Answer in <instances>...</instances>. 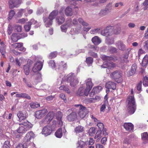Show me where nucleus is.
I'll return each instance as SVG.
<instances>
[{"label":"nucleus","instance_id":"nucleus-1","mask_svg":"<svg viewBox=\"0 0 148 148\" xmlns=\"http://www.w3.org/2000/svg\"><path fill=\"white\" fill-rule=\"evenodd\" d=\"M64 73V72H62L60 74L59 77L57 79L58 84H63L64 82L65 84H66V83H69L71 86L74 87L78 83L79 81L77 78L72 73L62 78L61 80L62 77L63 76Z\"/></svg>","mask_w":148,"mask_h":148},{"label":"nucleus","instance_id":"nucleus-2","mask_svg":"<svg viewBox=\"0 0 148 148\" xmlns=\"http://www.w3.org/2000/svg\"><path fill=\"white\" fill-rule=\"evenodd\" d=\"M121 29V27L119 26L115 27L112 26H107L104 30L101 31V34L106 37L111 36L113 34H118L120 33Z\"/></svg>","mask_w":148,"mask_h":148},{"label":"nucleus","instance_id":"nucleus-3","mask_svg":"<svg viewBox=\"0 0 148 148\" xmlns=\"http://www.w3.org/2000/svg\"><path fill=\"white\" fill-rule=\"evenodd\" d=\"M101 58L103 60L106 61L101 65V67L104 68H108V69H111L115 66V64L114 63L112 62H108V61H113L116 62L118 60L117 57H116L106 56L105 55H101Z\"/></svg>","mask_w":148,"mask_h":148},{"label":"nucleus","instance_id":"nucleus-4","mask_svg":"<svg viewBox=\"0 0 148 148\" xmlns=\"http://www.w3.org/2000/svg\"><path fill=\"white\" fill-rule=\"evenodd\" d=\"M14 125H18L19 127L17 130V132L19 133H23L28 130L32 127V125L27 121L24 122L15 124Z\"/></svg>","mask_w":148,"mask_h":148},{"label":"nucleus","instance_id":"nucleus-5","mask_svg":"<svg viewBox=\"0 0 148 148\" xmlns=\"http://www.w3.org/2000/svg\"><path fill=\"white\" fill-rule=\"evenodd\" d=\"M127 111L130 114L134 113L136 110L135 101L134 97L132 96H129L127 100Z\"/></svg>","mask_w":148,"mask_h":148},{"label":"nucleus","instance_id":"nucleus-6","mask_svg":"<svg viewBox=\"0 0 148 148\" xmlns=\"http://www.w3.org/2000/svg\"><path fill=\"white\" fill-rule=\"evenodd\" d=\"M58 12L57 10H54L50 13L48 18H44L43 21L46 27H49L53 23V20L58 15Z\"/></svg>","mask_w":148,"mask_h":148},{"label":"nucleus","instance_id":"nucleus-7","mask_svg":"<svg viewBox=\"0 0 148 148\" xmlns=\"http://www.w3.org/2000/svg\"><path fill=\"white\" fill-rule=\"evenodd\" d=\"M75 106L79 109L78 114L81 118L83 119L86 117L88 111L85 107L81 104H76Z\"/></svg>","mask_w":148,"mask_h":148},{"label":"nucleus","instance_id":"nucleus-8","mask_svg":"<svg viewBox=\"0 0 148 148\" xmlns=\"http://www.w3.org/2000/svg\"><path fill=\"white\" fill-rule=\"evenodd\" d=\"M122 75V72L120 71H116L110 74L111 77L114 79L117 82L121 83L122 82L121 78Z\"/></svg>","mask_w":148,"mask_h":148},{"label":"nucleus","instance_id":"nucleus-9","mask_svg":"<svg viewBox=\"0 0 148 148\" xmlns=\"http://www.w3.org/2000/svg\"><path fill=\"white\" fill-rule=\"evenodd\" d=\"M44 60L42 61L38 60L34 64L33 67L32 71L34 72H37L40 71L42 67L43 66V62Z\"/></svg>","mask_w":148,"mask_h":148},{"label":"nucleus","instance_id":"nucleus-10","mask_svg":"<svg viewBox=\"0 0 148 148\" xmlns=\"http://www.w3.org/2000/svg\"><path fill=\"white\" fill-rule=\"evenodd\" d=\"M112 8V3H109L107 5L105 9L101 10L99 15L101 16H103L108 14Z\"/></svg>","mask_w":148,"mask_h":148},{"label":"nucleus","instance_id":"nucleus-11","mask_svg":"<svg viewBox=\"0 0 148 148\" xmlns=\"http://www.w3.org/2000/svg\"><path fill=\"white\" fill-rule=\"evenodd\" d=\"M64 8H61L59 11V13L61 16L57 17L56 18V23L59 25L63 23L65 21V19L64 17Z\"/></svg>","mask_w":148,"mask_h":148},{"label":"nucleus","instance_id":"nucleus-12","mask_svg":"<svg viewBox=\"0 0 148 148\" xmlns=\"http://www.w3.org/2000/svg\"><path fill=\"white\" fill-rule=\"evenodd\" d=\"M79 23L82 24L84 26L83 30L85 32H88L92 28V26H89V24L86 22L84 21L82 18H79L78 19Z\"/></svg>","mask_w":148,"mask_h":148},{"label":"nucleus","instance_id":"nucleus-13","mask_svg":"<svg viewBox=\"0 0 148 148\" xmlns=\"http://www.w3.org/2000/svg\"><path fill=\"white\" fill-rule=\"evenodd\" d=\"M22 2V0H10L9 1V7L11 8L18 7Z\"/></svg>","mask_w":148,"mask_h":148},{"label":"nucleus","instance_id":"nucleus-14","mask_svg":"<svg viewBox=\"0 0 148 148\" xmlns=\"http://www.w3.org/2000/svg\"><path fill=\"white\" fill-rule=\"evenodd\" d=\"M54 113L53 112H49L47 114V115L45 117V120H43L40 122V125L42 126V124L43 123H45V122L46 121L48 123L51 121L53 118L54 116Z\"/></svg>","mask_w":148,"mask_h":148},{"label":"nucleus","instance_id":"nucleus-15","mask_svg":"<svg viewBox=\"0 0 148 148\" xmlns=\"http://www.w3.org/2000/svg\"><path fill=\"white\" fill-rule=\"evenodd\" d=\"M143 49L142 47L140 48L138 51V55L145 53V51L148 52V40L145 41L143 43Z\"/></svg>","mask_w":148,"mask_h":148},{"label":"nucleus","instance_id":"nucleus-16","mask_svg":"<svg viewBox=\"0 0 148 148\" xmlns=\"http://www.w3.org/2000/svg\"><path fill=\"white\" fill-rule=\"evenodd\" d=\"M35 135L32 132H28L26 134L24 138V140L25 142L27 143L31 142V140L34 138Z\"/></svg>","mask_w":148,"mask_h":148},{"label":"nucleus","instance_id":"nucleus-17","mask_svg":"<svg viewBox=\"0 0 148 148\" xmlns=\"http://www.w3.org/2000/svg\"><path fill=\"white\" fill-rule=\"evenodd\" d=\"M53 130L51 126L47 125L43 127L42 133L46 136L50 134Z\"/></svg>","mask_w":148,"mask_h":148},{"label":"nucleus","instance_id":"nucleus-18","mask_svg":"<svg viewBox=\"0 0 148 148\" xmlns=\"http://www.w3.org/2000/svg\"><path fill=\"white\" fill-rule=\"evenodd\" d=\"M47 112V111L46 109L38 110L36 112L35 116L37 119H40L43 117Z\"/></svg>","mask_w":148,"mask_h":148},{"label":"nucleus","instance_id":"nucleus-19","mask_svg":"<svg viewBox=\"0 0 148 148\" xmlns=\"http://www.w3.org/2000/svg\"><path fill=\"white\" fill-rule=\"evenodd\" d=\"M89 92L86 89H84L83 87H81L79 88L77 92V94L79 96H83L84 95L87 96Z\"/></svg>","mask_w":148,"mask_h":148},{"label":"nucleus","instance_id":"nucleus-20","mask_svg":"<svg viewBox=\"0 0 148 148\" xmlns=\"http://www.w3.org/2000/svg\"><path fill=\"white\" fill-rule=\"evenodd\" d=\"M66 132V130L64 127L62 130V128H59L55 133V135L58 138H61L62 136V134H65Z\"/></svg>","mask_w":148,"mask_h":148},{"label":"nucleus","instance_id":"nucleus-21","mask_svg":"<svg viewBox=\"0 0 148 148\" xmlns=\"http://www.w3.org/2000/svg\"><path fill=\"white\" fill-rule=\"evenodd\" d=\"M85 82L86 86V89L88 90V91L89 92L93 86L91 78H88L85 81Z\"/></svg>","mask_w":148,"mask_h":148},{"label":"nucleus","instance_id":"nucleus-22","mask_svg":"<svg viewBox=\"0 0 148 148\" xmlns=\"http://www.w3.org/2000/svg\"><path fill=\"white\" fill-rule=\"evenodd\" d=\"M129 52H127L125 54H124L120 58V62L122 63H127L129 62L128 58L129 55Z\"/></svg>","mask_w":148,"mask_h":148},{"label":"nucleus","instance_id":"nucleus-23","mask_svg":"<svg viewBox=\"0 0 148 148\" xmlns=\"http://www.w3.org/2000/svg\"><path fill=\"white\" fill-rule=\"evenodd\" d=\"M106 87L107 88H110L114 90L116 88V84L112 81H109L106 83Z\"/></svg>","mask_w":148,"mask_h":148},{"label":"nucleus","instance_id":"nucleus-24","mask_svg":"<svg viewBox=\"0 0 148 148\" xmlns=\"http://www.w3.org/2000/svg\"><path fill=\"white\" fill-rule=\"evenodd\" d=\"M71 20H69L66 23V25H63L61 26V29L62 32H66L68 27H71L72 24H71Z\"/></svg>","mask_w":148,"mask_h":148},{"label":"nucleus","instance_id":"nucleus-25","mask_svg":"<svg viewBox=\"0 0 148 148\" xmlns=\"http://www.w3.org/2000/svg\"><path fill=\"white\" fill-rule=\"evenodd\" d=\"M124 128L127 131H131L133 129L134 125L131 123H125L123 125Z\"/></svg>","mask_w":148,"mask_h":148},{"label":"nucleus","instance_id":"nucleus-26","mask_svg":"<svg viewBox=\"0 0 148 148\" xmlns=\"http://www.w3.org/2000/svg\"><path fill=\"white\" fill-rule=\"evenodd\" d=\"M116 47L121 50H124L125 47V46L123 42L121 41H119L117 42L116 43Z\"/></svg>","mask_w":148,"mask_h":148},{"label":"nucleus","instance_id":"nucleus-27","mask_svg":"<svg viewBox=\"0 0 148 148\" xmlns=\"http://www.w3.org/2000/svg\"><path fill=\"white\" fill-rule=\"evenodd\" d=\"M17 115L19 119L18 121L20 122L26 118L25 114L21 111L17 113Z\"/></svg>","mask_w":148,"mask_h":148},{"label":"nucleus","instance_id":"nucleus-28","mask_svg":"<svg viewBox=\"0 0 148 148\" xmlns=\"http://www.w3.org/2000/svg\"><path fill=\"white\" fill-rule=\"evenodd\" d=\"M92 41L94 44L95 45H98L101 42L100 38L98 36H96L92 39Z\"/></svg>","mask_w":148,"mask_h":148},{"label":"nucleus","instance_id":"nucleus-29","mask_svg":"<svg viewBox=\"0 0 148 148\" xmlns=\"http://www.w3.org/2000/svg\"><path fill=\"white\" fill-rule=\"evenodd\" d=\"M148 64V55H146L143 58L141 65L143 67H146Z\"/></svg>","mask_w":148,"mask_h":148},{"label":"nucleus","instance_id":"nucleus-30","mask_svg":"<svg viewBox=\"0 0 148 148\" xmlns=\"http://www.w3.org/2000/svg\"><path fill=\"white\" fill-rule=\"evenodd\" d=\"M76 113L75 112H73L67 116V119L69 121H73L76 118Z\"/></svg>","mask_w":148,"mask_h":148},{"label":"nucleus","instance_id":"nucleus-31","mask_svg":"<svg viewBox=\"0 0 148 148\" xmlns=\"http://www.w3.org/2000/svg\"><path fill=\"white\" fill-rule=\"evenodd\" d=\"M65 13L66 16H71L73 14V11L71 8L68 7L65 10Z\"/></svg>","mask_w":148,"mask_h":148},{"label":"nucleus","instance_id":"nucleus-32","mask_svg":"<svg viewBox=\"0 0 148 148\" xmlns=\"http://www.w3.org/2000/svg\"><path fill=\"white\" fill-rule=\"evenodd\" d=\"M84 131V127L81 125L76 126L74 129L75 132L76 134L83 132Z\"/></svg>","mask_w":148,"mask_h":148},{"label":"nucleus","instance_id":"nucleus-33","mask_svg":"<svg viewBox=\"0 0 148 148\" xmlns=\"http://www.w3.org/2000/svg\"><path fill=\"white\" fill-rule=\"evenodd\" d=\"M16 96L17 97H21L27 98L28 99H30V96L25 93H19L16 94Z\"/></svg>","mask_w":148,"mask_h":148},{"label":"nucleus","instance_id":"nucleus-34","mask_svg":"<svg viewBox=\"0 0 148 148\" xmlns=\"http://www.w3.org/2000/svg\"><path fill=\"white\" fill-rule=\"evenodd\" d=\"M24 70L25 75H28L29 74L30 71V66L28 64L24 66Z\"/></svg>","mask_w":148,"mask_h":148},{"label":"nucleus","instance_id":"nucleus-35","mask_svg":"<svg viewBox=\"0 0 148 148\" xmlns=\"http://www.w3.org/2000/svg\"><path fill=\"white\" fill-rule=\"evenodd\" d=\"M102 133L101 131L98 130L95 136V139H97V140H99L102 137Z\"/></svg>","mask_w":148,"mask_h":148},{"label":"nucleus","instance_id":"nucleus-36","mask_svg":"<svg viewBox=\"0 0 148 148\" xmlns=\"http://www.w3.org/2000/svg\"><path fill=\"white\" fill-rule=\"evenodd\" d=\"M85 145V143L82 140L79 141L76 144L77 148H82Z\"/></svg>","mask_w":148,"mask_h":148},{"label":"nucleus","instance_id":"nucleus-37","mask_svg":"<svg viewBox=\"0 0 148 148\" xmlns=\"http://www.w3.org/2000/svg\"><path fill=\"white\" fill-rule=\"evenodd\" d=\"M59 89L60 90H63L65 91L68 94H70V91L68 86H61L60 87Z\"/></svg>","mask_w":148,"mask_h":148},{"label":"nucleus","instance_id":"nucleus-38","mask_svg":"<svg viewBox=\"0 0 148 148\" xmlns=\"http://www.w3.org/2000/svg\"><path fill=\"white\" fill-rule=\"evenodd\" d=\"M23 45V43H15L12 45V46L13 48L18 49L21 47Z\"/></svg>","mask_w":148,"mask_h":148},{"label":"nucleus","instance_id":"nucleus-39","mask_svg":"<svg viewBox=\"0 0 148 148\" xmlns=\"http://www.w3.org/2000/svg\"><path fill=\"white\" fill-rule=\"evenodd\" d=\"M143 84L145 87L148 86V77L146 76L143 77Z\"/></svg>","mask_w":148,"mask_h":148},{"label":"nucleus","instance_id":"nucleus-40","mask_svg":"<svg viewBox=\"0 0 148 148\" xmlns=\"http://www.w3.org/2000/svg\"><path fill=\"white\" fill-rule=\"evenodd\" d=\"M142 138L144 141L148 140V135L147 132H144L142 135Z\"/></svg>","mask_w":148,"mask_h":148},{"label":"nucleus","instance_id":"nucleus-41","mask_svg":"<svg viewBox=\"0 0 148 148\" xmlns=\"http://www.w3.org/2000/svg\"><path fill=\"white\" fill-rule=\"evenodd\" d=\"M11 39L14 42L17 41L18 39L17 34H13L12 36Z\"/></svg>","mask_w":148,"mask_h":148},{"label":"nucleus","instance_id":"nucleus-42","mask_svg":"<svg viewBox=\"0 0 148 148\" xmlns=\"http://www.w3.org/2000/svg\"><path fill=\"white\" fill-rule=\"evenodd\" d=\"M93 61V59L92 58L89 57L86 58V62L88 66H90Z\"/></svg>","mask_w":148,"mask_h":148},{"label":"nucleus","instance_id":"nucleus-43","mask_svg":"<svg viewBox=\"0 0 148 148\" xmlns=\"http://www.w3.org/2000/svg\"><path fill=\"white\" fill-rule=\"evenodd\" d=\"M102 88L101 86H98L94 87L92 89V91H94L96 93H99L102 90Z\"/></svg>","mask_w":148,"mask_h":148},{"label":"nucleus","instance_id":"nucleus-44","mask_svg":"<svg viewBox=\"0 0 148 148\" xmlns=\"http://www.w3.org/2000/svg\"><path fill=\"white\" fill-rule=\"evenodd\" d=\"M143 5L144 6L143 8L144 10H147L148 9V0H145L143 3Z\"/></svg>","mask_w":148,"mask_h":148},{"label":"nucleus","instance_id":"nucleus-45","mask_svg":"<svg viewBox=\"0 0 148 148\" xmlns=\"http://www.w3.org/2000/svg\"><path fill=\"white\" fill-rule=\"evenodd\" d=\"M62 113L60 111L57 112L56 114V118L58 120H61L62 119Z\"/></svg>","mask_w":148,"mask_h":148},{"label":"nucleus","instance_id":"nucleus-46","mask_svg":"<svg viewBox=\"0 0 148 148\" xmlns=\"http://www.w3.org/2000/svg\"><path fill=\"white\" fill-rule=\"evenodd\" d=\"M108 104V101H105L104 104H103L101 106L100 108V111L101 112L104 111V110L106 108V106H107Z\"/></svg>","mask_w":148,"mask_h":148},{"label":"nucleus","instance_id":"nucleus-47","mask_svg":"<svg viewBox=\"0 0 148 148\" xmlns=\"http://www.w3.org/2000/svg\"><path fill=\"white\" fill-rule=\"evenodd\" d=\"M58 53L57 51H54L51 53L49 56V58H54L56 57Z\"/></svg>","mask_w":148,"mask_h":148},{"label":"nucleus","instance_id":"nucleus-48","mask_svg":"<svg viewBox=\"0 0 148 148\" xmlns=\"http://www.w3.org/2000/svg\"><path fill=\"white\" fill-rule=\"evenodd\" d=\"M106 42L108 44H112L114 42V40L113 38L110 39L107 38L106 40Z\"/></svg>","mask_w":148,"mask_h":148},{"label":"nucleus","instance_id":"nucleus-49","mask_svg":"<svg viewBox=\"0 0 148 148\" xmlns=\"http://www.w3.org/2000/svg\"><path fill=\"white\" fill-rule=\"evenodd\" d=\"M49 66L52 68H54L56 66L54 60H51L48 62Z\"/></svg>","mask_w":148,"mask_h":148},{"label":"nucleus","instance_id":"nucleus-50","mask_svg":"<svg viewBox=\"0 0 148 148\" xmlns=\"http://www.w3.org/2000/svg\"><path fill=\"white\" fill-rule=\"evenodd\" d=\"M100 30V29L99 28H95L91 30L90 31V32L91 34H96V33L99 32Z\"/></svg>","mask_w":148,"mask_h":148},{"label":"nucleus","instance_id":"nucleus-51","mask_svg":"<svg viewBox=\"0 0 148 148\" xmlns=\"http://www.w3.org/2000/svg\"><path fill=\"white\" fill-rule=\"evenodd\" d=\"M31 26V25L29 23H28V22L27 23V24L25 25L24 26L25 30L26 32L29 31L30 29Z\"/></svg>","mask_w":148,"mask_h":148},{"label":"nucleus","instance_id":"nucleus-52","mask_svg":"<svg viewBox=\"0 0 148 148\" xmlns=\"http://www.w3.org/2000/svg\"><path fill=\"white\" fill-rule=\"evenodd\" d=\"M27 11L26 9H21L19 10L17 13V15L19 16H22L23 13Z\"/></svg>","mask_w":148,"mask_h":148},{"label":"nucleus","instance_id":"nucleus-53","mask_svg":"<svg viewBox=\"0 0 148 148\" xmlns=\"http://www.w3.org/2000/svg\"><path fill=\"white\" fill-rule=\"evenodd\" d=\"M97 126L98 127L99 130L101 131L102 129H103L104 128L103 124L100 122H99L97 124Z\"/></svg>","mask_w":148,"mask_h":148},{"label":"nucleus","instance_id":"nucleus-54","mask_svg":"<svg viewBox=\"0 0 148 148\" xmlns=\"http://www.w3.org/2000/svg\"><path fill=\"white\" fill-rule=\"evenodd\" d=\"M15 14V13L14 11L13 10H11L9 13L8 17L10 19H11L14 16Z\"/></svg>","mask_w":148,"mask_h":148},{"label":"nucleus","instance_id":"nucleus-55","mask_svg":"<svg viewBox=\"0 0 148 148\" xmlns=\"http://www.w3.org/2000/svg\"><path fill=\"white\" fill-rule=\"evenodd\" d=\"M15 29L17 30V32H21L22 30V27L21 26L18 25H16L14 26Z\"/></svg>","mask_w":148,"mask_h":148},{"label":"nucleus","instance_id":"nucleus-56","mask_svg":"<svg viewBox=\"0 0 148 148\" xmlns=\"http://www.w3.org/2000/svg\"><path fill=\"white\" fill-rule=\"evenodd\" d=\"M95 133V129L94 127L90 128L89 130V135L92 136Z\"/></svg>","mask_w":148,"mask_h":148},{"label":"nucleus","instance_id":"nucleus-57","mask_svg":"<svg viewBox=\"0 0 148 148\" xmlns=\"http://www.w3.org/2000/svg\"><path fill=\"white\" fill-rule=\"evenodd\" d=\"M13 31L12 27L11 25H8V35H10Z\"/></svg>","mask_w":148,"mask_h":148},{"label":"nucleus","instance_id":"nucleus-58","mask_svg":"<svg viewBox=\"0 0 148 148\" xmlns=\"http://www.w3.org/2000/svg\"><path fill=\"white\" fill-rule=\"evenodd\" d=\"M27 21L28 20L27 19H25L24 18H22L19 19L18 20L17 23H21V24H24L26 21Z\"/></svg>","mask_w":148,"mask_h":148},{"label":"nucleus","instance_id":"nucleus-59","mask_svg":"<svg viewBox=\"0 0 148 148\" xmlns=\"http://www.w3.org/2000/svg\"><path fill=\"white\" fill-rule=\"evenodd\" d=\"M10 143L7 140L5 141L4 144L3 145V148H10Z\"/></svg>","mask_w":148,"mask_h":148},{"label":"nucleus","instance_id":"nucleus-60","mask_svg":"<svg viewBox=\"0 0 148 148\" xmlns=\"http://www.w3.org/2000/svg\"><path fill=\"white\" fill-rule=\"evenodd\" d=\"M107 137H103L101 139V143L103 145H105L106 144V142L107 141Z\"/></svg>","mask_w":148,"mask_h":148},{"label":"nucleus","instance_id":"nucleus-61","mask_svg":"<svg viewBox=\"0 0 148 148\" xmlns=\"http://www.w3.org/2000/svg\"><path fill=\"white\" fill-rule=\"evenodd\" d=\"M26 143L19 144L17 146L16 148H26Z\"/></svg>","mask_w":148,"mask_h":148},{"label":"nucleus","instance_id":"nucleus-62","mask_svg":"<svg viewBox=\"0 0 148 148\" xmlns=\"http://www.w3.org/2000/svg\"><path fill=\"white\" fill-rule=\"evenodd\" d=\"M137 68L136 65L135 64H134L132 65L131 67V70L132 71L133 73H135Z\"/></svg>","mask_w":148,"mask_h":148},{"label":"nucleus","instance_id":"nucleus-63","mask_svg":"<svg viewBox=\"0 0 148 148\" xmlns=\"http://www.w3.org/2000/svg\"><path fill=\"white\" fill-rule=\"evenodd\" d=\"M102 134L104 136L108 135V134L107 132V129L106 128H103L101 130Z\"/></svg>","mask_w":148,"mask_h":148},{"label":"nucleus","instance_id":"nucleus-64","mask_svg":"<svg viewBox=\"0 0 148 148\" xmlns=\"http://www.w3.org/2000/svg\"><path fill=\"white\" fill-rule=\"evenodd\" d=\"M40 105L39 104H36L35 103H33L30 104V106L32 108H35L39 107Z\"/></svg>","mask_w":148,"mask_h":148}]
</instances>
